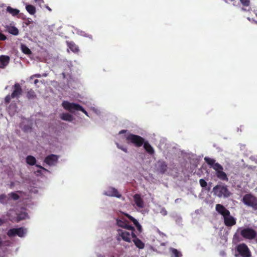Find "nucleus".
Returning <instances> with one entry per match:
<instances>
[{"mask_svg": "<svg viewBox=\"0 0 257 257\" xmlns=\"http://www.w3.org/2000/svg\"><path fill=\"white\" fill-rule=\"evenodd\" d=\"M213 192L214 195L219 198H228L231 195L227 186L222 183L217 184L213 187Z\"/></svg>", "mask_w": 257, "mask_h": 257, "instance_id": "1", "label": "nucleus"}, {"mask_svg": "<svg viewBox=\"0 0 257 257\" xmlns=\"http://www.w3.org/2000/svg\"><path fill=\"white\" fill-rule=\"evenodd\" d=\"M125 139L127 144H133L138 148L142 146L145 140L142 137L131 133L125 136Z\"/></svg>", "mask_w": 257, "mask_h": 257, "instance_id": "2", "label": "nucleus"}, {"mask_svg": "<svg viewBox=\"0 0 257 257\" xmlns=\"http://www.w3.org/2000/svg\"><path fill=\"white\" fill-rule=\"evenodd\" d=\"M242 202L244 205L251 207L254 210H257V197L252 194H245L243 196Z\"/></svg>", "mask_w": 257, "mask_h": 257, "instance_id": "3", "label": "nucleus"}, {"mask_svg": "<svg viewBox=\"0 0 257 257\" xmlns=\"http://www.w3.org/2000/svg\"><path fill=\"white\" fill-rule=\"evenodd\" d=\"M237 232H239L241 236L247 239H253L255 238L256 236V231L250 227L238 228L237 230Z\"/></svg>", "mask_w": 257, "mask_h": 257, "instance_id": "4", "label": "nucleus"}, {"mask_svg": "<svg viewBox=\"0 0 257 257\" xmlns=\"http://www.w3.org/2000/svg\"><path fill=\"white\" fill-rule=\"evenodd\" d=\"M236 252L237 253V254H235L236 256L239 255L240 257H251V256L249 248L244 243H240L236 246Z\"/></svg>", "mask_w": 257, "mask_h": 257, "instance_id": "5", "label": "nucleus"}, {"mask_svg": "<svg viewBox=\"0 0 257 257\" xmlns=\"http://www.w3.org/2000/svg\"><path fill=\"white\" fill-rule=\"evenodd\" d=\"M116 222L117 226L131 230V232L133 231H135V228L128 224V221L126 220L123 216H119V218L116 219Z\"/></svg>", "mask_w": 257, "mask_h": 257, "instance_id": "6", "label": "nucleus"}, {"mask_svg": "<svg viewBox=\"0 0 257 257\" xmlns=\"http://www.w3.org/2000/svg\"><path fill=\"white\" fill-rule=\"evenodd\" d=\"M26 233V230L23 227L14 228L10 229L7 232V235L9 237H12L16 235L19 237H23Z\"/></svg>", "mask_w": 257, "mask_h": 257, "instance_id": "7", "label": "nucleus"}, {"mask_svg": "<svg viewBox=\"0 0 257 257\" xmlns=\"http://www.w3.org/2000/svg\"><path fill=\"white\" fill-rule=\"evenodd\" d=\"M62 105L65 109L71 112H74L75 111H78L79 109H82V106L80 105L66 101H63Z\"/></svg>", "mask_w": 257, "mask_h": 257, "instance_id": "8", "label": "nucleus"}, {"mask_svg": "<svg viewBox=\"0 0 257 257\" xmlns=\"http://www.w3.org/2000/svg\"><path fill=\"white\" fill-rule=\"evenodd\" d=\"M58 160V156L57 155L51 154L45 158L44 162L49 166H53L57 163Z\"/></svg>", "mask_w": 257, "mask_h": 257, "instance_id": "9", "label": "nucleus"}, {"mask_svg": "<svg viewBox=\"0 0 257 257\" xmlns=\"http://www.w3.org/2000/svg\"><path fill=\"white\" fill-rule=\"evenodd\" d=\"M216 211L220 214H221L223 218L226 216H229L230 211L227 209L223 205L217 204L215 206Z\"/></svg>", "mask_w": 257, "mask_h": 257, "instance_id": "10", "label": "nucleus"}, {"mask_svg": "<svg viewBox=\"0 0 257 257\" xmlns=\"http://www.w3.org/2000/svg\"><path fill=\"white\" fill-rule=\"evenodd\" d=\"M224 223L227 227H231L234 225L236 223V219L230 215V213L229 216H226L223 218Z\"/></svg>", "mask_w": 257, "mask_h": 257, "instance_id": "11", "label": "nucleus"}, {"mask_svg": "<svg viewBox=\"0 0 257 257\" xmlns=\"http://www.w3.org/2000/svg\"><path fill=\"white\" fill-rule=\"evenodd\" d=\"M135 231L131 232V235L133 238V241L135 245L139 249H143L145 247V243L139 238H138L135 233Z\"/></svg>", "mask_w": 257, "mask_h": 257, "instance_id": "12", "label": "nucleus"}, {"mask_svg": "<svg viewBox=\"0 0 257 257\" xmlns=\"http://www.w3.org/2000/svg\"><path fill=\"white\" fill-rule=\"evenodd\" d=\"M104 194L108 196L115 197L120 198L121 195L118 192L117 190L113 187H109L104 193Z\"/></svg>", "mask_w": 257, "mask_h": 257, "instance_id": "13", "label": "nucleus"}, {"mask_svg": "<svg viewBox=\"0 0 257 257\" xmlns=\"http://www.w3.org/2000/svg\"><path fill=\"white\" fill-rule=\"evenodd\" d=\"M118 234L121 237L122 239L126 242H130L131 241V234L129 232L124 231L122 229H118Z\"/></svg>", "mask_w": 257, "mask_h": 257, "instance_id": "14", "label": "nucleus"}, {"mask_svg": "<svg viewBox=\"0 0 257 257\" xmlns=\"http://www.w3.org/2000/svg\"><path fill=\"white\" fill-rule=\"evenodd\" d=\"M23 90L21 86L16 83L13 86V92L11 96H19L22 94Z\"/></svg>", "mask_w": 257, "mask_h": 257, "instance_id": "15", "label": "nucleus"}, {"mask_svg": "<svg viewBox=\"0 0 257 257\" xmlns=\"http://www.w3.org/2000/svg\"><path fill=\"white\" fill-rule=\"evenodd\" d=\"M10 60V58L7 55H1L0 56V68L4 69L9 64Z\"/></svg>", "mask_w": 257, "mask_h": 257, "instance_id": "16", "label": "nucleus"}, {"mask_svg": "<svg viewBox=\"0 0 257 257\" xmlns=\"http://www.w3.org/2000/svg\"><path fill=\"white\" fill-rule=\"evenodd\" d=\"M124 214L126 217H127L130 220H131L133 222L134 225L137 227L139 232L140 233H141L143 231V228L141 225L139 223L138 220L127 213H124Z\"/></svg>", "mask_w": 257, "mask_h": 257, "instance_id": "17", "label": "nucleus"}, {"mask_svg": "<svg viewBox=\"0 0 257 257\" xmlns=\"http://www.w3.org/2000/svg\"><path fill=\"white\" fill-rule=\"evenodd\" d=\"M16 214V217H13L12 218V221L13 222H19L21 220L25 219L28 216V214L24 212Z\"/></svg>", "mask_w": 257, "mask_h": 257, "instance_id": "18", "label": "nucleus"}, {"mask_svg": "<svg viewBox=\"0 0 257 257\" xmlns=\"http://www.w3.org/2000/svg\"><path fill=\"white\" fill-rule=\"evenodd\" d=\"M168 165L166 163L163 161L158 162V170L162 174H164L167 170Z\"/></svg>", "mask_w": 257, "mask_h": 257, "instance_id": "19", "label": "nucleus"}, {"mask_svg": "<svg viewBox=\"0 0 257 257\" xmlns=\"http://www.w3.org/2000/svg\"><path fill=\"white\" fill-rule=\"evenodd\" d=\"M134 201L136 205L140 208H143L144 207V202L140 194H136L134 196Z\"/></svg>", "mask_w": 257, "mask_h": 257, "instance_id": "20", "label": "nucleus"}, {"mask_svg": "<svg viewBox=\"0 0 257 257\" xmlns=\"http://www.w3.org/2000/svg\"><path fill=\"white\" fill-rule=\"evenodd\" d=\"M143 145L145 150L148 153H149L150 155H153L154 154L155 151L153 148L148 141H145V140H144V143Z\"/></svg>", "mask_w": 257, "mask_h": 257, "instance_id": "21", "label": "nucleus"}, {"mask_svg": "<svg viewBox=\"0 0 257 257\" xmlns=\"http://www.w3.org/2000/svg\"><path fill=\"white\" fill-rule=\"evenodd\" d=\"M216 174L217 178L222 181H227L228 180L226 173L223 171V170L217 171V172L216 173Z\"/></svg>", "mask_w": 257, "mask_h": 257, "instance_id": "22", "label": "nucleus"}, {"mask_svg": "<svg viewBox=\"0 0 257 257\" xmlns=\"http://www.w3.org/2000/svg\"><path fill=\"white\" fill-rule=\"evenodd\" d=\"M60 117L61 119L68 121H72L73 119V116L68 113H62L60 114Z\"/></svg>", "mask_w": 257, "mask_h": 257, "instance_id": "23", "label": "nucleus"}, {"mask_svg": "<svg viewBox=\"0 0 257 257\" xmlns=\"http://www.w3.org/2000/svg\"><path fill=\"white\" fill-rule=\"evenodd\" d=\"M170 252L171 254V257L182 256V253L176 248L171 247L170 248Z\"/></svg>", "mask_w": 257, "mask_h": 257, "instance_id": "24", "label": "nucleus"}, {"mask_svg": "<svg viewBox=\"0 0 257 257\" xmlns=\"http://www.w3.org/2000/svg\"><path fill=\"white\" fill-rule=\"evenodd\" d=\"M26 161L27 164L32 166L35 165L36 163V158L31 155L28 156L26 157Z\"/></svg>", "mask_w": 257, "mask_h": 257, "instance_id": "25", "label": "nucleus"}, {"mask_svg": "<svg viewBox=\"0 0 257 257\" xmlns=\"http://www.w3.org/2000/svg\"><path fill=\"white\" fill-rule=\"evenodd\" d=\"M26 9L27 11L31 15H34L36 12V8L35 7L32 5H27L26 6Z\"/></svg>", "mask_w": 257, "mask_h": 257, "instance_id": "26", "label": "nucleus"}, {"mask_svg": "<svg viewBox=\"0 0 257 257\" xmlns=\"http://www.w3.org/2000/svg\"><path fill=\"white\" fill-rule=\"evenodd\" d=\"M7 11L10 14H12L13 16L18 15L20 13V11L19 10L14 9L10 6L7 7Z\"/></svg>", "mask_w": 257, "mask_h": 257, "instance_id": "27", "label": "nucleus"}, {"mask_svg": "<svg viewBox=\"0 0 257 257\" xmlns=\"http://www.w3.org/2000/svg\"><path fill=\"white\" fill-rule=\"evenodd\" d=\"M68 46L73 52H78L79 51L78 47L73 42L68 43Z\"/></svg>", "mask_w": 257, "mask_h": 257, "instance_id": "28", "label": "nucleus"}, {"mask_svg": "<svg viewBox=\"0 0 257 257\" xmlns=\"http://www.w3.org/2000/svg\"><path fill=\"white\" fill-rule=\"evenodd\" d=\"M9 198L8 196L5 194H3L0 195V203L3 204H6L8 203Z\"/></svg>", "mask_w": 257, "mask_h": 257, "instance_id": "29", "label": "nucleus"}, {"mask_svg": "<svg viewBox=\"0 0 257 257\" xmlns=\"http://www.w3.org/2000/svg\"><path fill=\"white\" fill-rule=\"evenodd\" d=\"M204 160L206 163H207L211 167H212L215 163V160L213 159L206 157L204 158Z\"/></svg>", "mask_w": 257, "mask_h": 257, "instance_id": "30", "label": "nucleus"}, {"mask_svg": "<svg viewBox=\"0 0 257 257\" xmlns=\"http://www.w3.org/2000/svg\"><path fill=\"white\" fill-rule=\"evenodd\" d=\"M21 48L22 52L25 54H30L32 53L30 49L25 45H22Z\"/></svg>", "mask_w": 257, "mask_h": 257, "instance_id": "31", "label": "nucleus"}, {"mask_svg": "<svg viewBox=\"0 0 257 257\" xmlns=\"http://www.w3.org/2000/svg\"><path fill=\"white\" fill-rule=\"evenodd\" d=\"M17 213L14 209H11L9 210L7 214V216L9 217L10 220L12 221V218L13 217H16V214Z\"/></svg>", "mask_w": 257, "mask_h": 257, "instance_id": "32", "label": "nucleus"}, {"mask_svg": "<svg viewBox=\"0 0 257 257\" xmlns=\"http://www.w3.org/2000/svg\"><path fill=\"white\" fill-rule=\"evenodd\" d=\"M212 167L216 171V172H217V171H219V170H223V167L218 163H215Z\"/></svg>", "mask_w": 257, "mask_h": 257, "instance_id": "33", "label": "nucleus"}, {"mask_svg": "<svg viewBox=\"0 0 257 257\" xmlns=\"http://www.w3.org/2000/svg\"><path fill=\"white\" fill-rule=\"evenodd\" d=\"M8 196L14 200H18L20 198V196L15 192H11L8 194Z\"/></svg>", "mask_w": 257, "mask_h": 257, "instance_id": "34", "label": "nucleus"}, {"mask_svg": "<svg viewBox=\"0 0 257 257\" xmlns=\"http://www.w3.org/2000/svg\"><path fill=\"white\" fill-rule=\"evenodd\" d=\"M9 32L14 35H17L19 34V30L17 28L12 27L9 29Z\"/></svg>", "mask_w": 257, "mask_h": 257, "instance_id": "35", "label": "nucleus"}, {"mask_svg": "<svg viewBox=\"0 0 257 257\" xmlns=\"http://www.w3.org/2000/svg\"><path fill=\"white\" fill-rule=\"evenodd\" d=\"M31 83V84H34L36 87H39V84H42L43 83L42 82V81H40L38 79H33V80L32 81H29Z\"/></svg>", "mask_w": 257, "mask_h": 257, "instance_id": "36", "label": "nucleus"}, {"mask_svg": "<svg viewBox=\"0 0 257 257\" xmlns=\"http://www.w3.org/2000/svg\"><path fill=\"white\" fill-rule=\"evenodd\" d=\"M199 183H200V186L203 188L206 187L207 185V182L203 179H200L199 180Z\"/></svg>", "mask_w": 257, "mask_h": 257, "instance_id": "37", "label": "nucleus"}, {"mask_svg": "<svg viewBox=\"0 0 257 257\" xmlns=\"http://www.w3.org/2000/svg\"><path fill=\"white\" fill-rule=\"evenodd\" d=\"M116 145L118 149L121 150L125 153H127V149L126 147H125L123 146L120 145L118 143H116Z\"/></svg>", "mask_w": 257, "mask_h": 257, "instance_id": "38", "label": "nucleus"}, {"mask_svg": "<svg viewBox=\"0 0 257 257\" xmlns=\"http://www.w3.org/2000/svg\"><path fill=\"white\" fill-rule=\"evenodd\" d=\"M42 77V75L40 74H35L30 76L29 78V81H32L35 78H41Z\"/></svg>", "mask_w": 257, "mask_h": 257, "instance_id": "39", "label": "nucleus"}, {"mask_svg": "<svg viewBox=\"0 0 257 257\" xmlns=\"http://www.w3.org/2000/svg\"><path fill=\"white\" fill-rule=\"evenodd\" d=\"M241 3L243 6L247 7L249 5L250 1L249 0H240Z\"/></svg>", "mask_w": 257, "mask_h": 257, "instance_id": "40", "label": "nucleus"}, {"mask_svg": "<svg viewBox=\"0 0 257 257\" xmlns=\"http://www.w3.org/2000/svg\"><path fill=\"white\" fill-rule=\"evenodd\" d=\"M7 37L4 34L0 32V40L2 41H5Z\"/></svg>", "mask_w": 257, "mask_h": 257, "instance_id": "41", "label": "nucleus"}, {"mask_svg": "<svg viewBox=\"0 0 257 257\" xmlns=\"http://www.w3.org/2000/svg\"><path fill=\"white\" fill-rule=\"evenodd\" d=\"M30 96V97L35 96L34 91H33L32 90H31L30 91H29L28 92V96Z\"/></svg>", "mask_w": 257, "mask_h": 257, "instance_id": "42", "label": "nucleus"}, {"mask_svg": "<svg viewBox=\"0 0 257 257\" xmlns=\"http://www.w3.org/2000/svg\"><path fill=\"white\" fill-rule=\"evenodd\" d=\"M233 240H236L237 241H240L239 239L238 234L237 233H235L233 235Z\"/></svg>", "mask_w": 257, "mask_h": 257, "instance_id": "43", "label": "nucleus"}, {"mask_svg": "<svg viewBox=\"0 0 257 257\" xmlns=\"http://www.w3.org/2000/svg\"><path fill=\"white\" fill-rule=\"evenodd\" d=\"M78 110L79 111H81L82 112H83L85 114H86V115L88 116V113L87 112V111L82 107V109H79Z\"/></svg>", "mask_w": 257, "mask_h": 257, "instance_id": "44", "label": "nucleus"}, {"mask_svg": "<svg viewBox=\"0 0 257 257\" xmlns=\"http://www.w3.org/2000/svg\"><path fill=\"white\" fill-rule=\"evenodd\" d=\"M11 97H5V102L7 103H9L11 101Z\"/></svg>", "mask_w": 257, "mask_h": 257, "instance_id": "45", "label": "nucleus"}, {"mask_svg": "<svg viewBox=\"0 0 257 257\" xmlns=\"http://www.w3.org/2000/svg\"><path fill=\"white\" fill-rule=\"evenodd\" d=\"M35 2L37 3H38V4L40 5L41 3H44L43 0H34Z\"/></svg>", "mask_w": 257, "mask_h": 257, "instance_id": "46", "label": "nucleus"}, {"mask_svg": "<svg viewBox=\"0 0 257 257\" xmlns=\"http://www.w3.org/2000/svg\"><path fill=\"white\" fill-rule=\"evenodd\" d=\"M126 130H121L119 132V134H123V133H125L126 132Z\"/></svg>", "mask_w": 257, "mask_h": 257, "instance_id": "47", "label": "nucleus"}, {"mask_svg": "<svg viewBox=\"0 0 257 257\" xmlns=\"http://www.w3.org/2000/svg\"><path fill=\"white\" fill-rule=\"evenodd\" d=\"M36 166L37 167L39 168H40V169H43V170H45V169L44 167H43L42 166H40V165H37H37H36Z\"/></svg>", "mask_w": 257, "mask_h": 257, "instance_id": "48", "label": "nucleus"}, {"mask_svg": "<svg viewBox=\"0 0 257 257\" xmlns=\"http://www.w3.org/2000/svg\"><path fill=\"white\" fill-rule=\"evenodd\" d=\"M3 242H3V241L2 239V238H1V237H0V247H1L2 246H3Z\"/></svg>", "mask_w": 257, "mask_h": 257, "instance_id": "49", "label": "nucleus"}, {"mask_svg": "<svg viewBox=\"0 0 257 257\" xmlns=\"http://www.w3.org/2000/svg\"><path fill=\"white\" fill-rule=\"evenodd\" d=\"M46 8H47V9L49 11H50V12H51V11H52V10L51 9V8H50L48 6H47L46 7Z\"/></svg>", "mask_w": 257, "mask_h": 257, "instance_id": "50", "label": "nucleus"}, {"mask_svg": "<svg viewBox=\"0 0 257 257\" xmlns=\"http://www.w3.org/2000/svg\"><path fill=\"white\" fill-rule=\"evenodd\" d=\"M87 37H88L91 39H92V36L91 35H88Z\"/></svg>", "mask_w": 257, "mask_h": 257, "instance_id": "51", "label": "nucleus"}, {"mask_svg": "<svg viewBox=\"0 0 257 257\" xmlns=\"http://www.w3.org/2000/svg\"><path fill=\"white\" fill-rule=\"evenodd\" d=\"M47 76V74L46 73H43L42 74V77H46Z\"/></svg>", "mask_w": 257, "mask_h": 257, "instance_id": "52", "label": "nucleus"}, {"mask_svg": "<svg viewBox=\"0 0 257 257\" xmlns=\"http://www.w3.org/2000/svg\"><path fill=\"white\" fill-rule=\"evenodd\" d=\"M3 222V220L1 219H0V224L2 223Z\"/></svg>", "mask_w": 257, "mask_h": 257, "instance_id": "53", "label": "nucleus"}, {"mask_svg": "<svg viewBox=\"0 0 257 257\" xmlns=\"http://www.w3.org/2000/svg\"><path fill=\"white\" fill-rule=\"evenodd\" d=\"M98 256L99 257H105L104 255H101V254L99 255Z\"/></svg>", "mask_w": 257, "mask_h": 257, "instance_id": "54", "label": "nucleus"}, {"mask_svg": "<svg viewBox=\"0 0 257 257\" xmlns=\"http://www.w3.org/2000/svg\"><path fill=\"white\" fill-rule=\"evenodd\" d=\"M210 190V187H208V188H207V190L209 191Z\"/></svg>", "mask_w": 257, "mask_h": 257, "instance_id": "55", "label": "nucleus"}]
</instances>
